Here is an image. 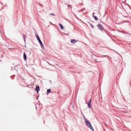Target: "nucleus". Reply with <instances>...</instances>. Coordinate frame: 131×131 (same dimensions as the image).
<instances>
[{
    "instance_id": "nucleus-5",
    "label": "nucleus",
    "mask_w": 131,
    "mask_h": 131,
    "mask_svg": "<svg viewBox=\"0 0 131 131\" xmlns=\"http://www.w3.org/2000/svg\"><path fill=\"white\" fill-rule=\"evenodd\" d=\"M24 60H26L27 59V55L25 53V52L24 53Z\"/></svg>"
},
{
    "instance_id": "nucleus-7",
    "label": "nucleus",
    "mask_w": 131,
    "mask_h": 131,
    "mask_svg": "<svg viewBox=\"0 0 131 131\" xmlns=\"http://www.w3.org/2000/svg\"><path fill=\"white\" fill-rule=\"evenodd\" d=\"M35 91H36V92L38 93V91H39V86H36Z\"/></svg>"
},
{
    "instance_id": "nucleus-8",
    "label": "nucleus",
    "mask_w": 131,
    "mask_h": 131,
    "mask_svg": "<svg viewBox=\"0 0 131 131\" xmlns=\"http://www.w3.org/2000/svg\"><path fill=\"white\" fill-rule=\"evenodd\" d=\"M59 25L61 29H62V30L64 29V27L63 26V25H62V24H59Z\"/></svg>"
},
{
    "instance_id": "nucleus-6",
    "label": "nucleus",
    "mask_w": 131,
    "mask_h": 131,
    "mask_svg": "<svg viewBox=\"0 0 131 131\" xmlns=\"http://www.w3.org/2000/svg\"><path fill=\"white\" fill-rule=\"evenodd\" d=\"M98 27L100 30H103V26L101 25H99Z\"/></svg>"
},
{
    "instance_id": "nucleus-14",
    "label": "nucleus",
    "mask_w": 131,
    "mask_h": 131,
    "mask_svg": "<svg viewBox=\"0 0 131 131\" xmlns=\"http://www.w3.org/2000/svg\"><path fill=\"white\" fill-rule=\"evenodd\" d=\"M90 25L91 27H92V28H94V25H93L91 24H90Z\"/></svg>"
},
{
    "instance_id": "nucleus-2",
    "label": "nucleus",
    "mask_w": 131,
    "mask_h": 131,
    "mask_svg": "<svg viewBox=\"0 0 131 131\" xmlns=\"http://www.w3.org/2000/svg\"><path fill=\"white\" fill-rule=\"evenodd\" d=\"M92 104V99L89 100L88 103V107L89 108H91V104Z\"/></svg>"
},
{
    "instance_id": "nucleus-16",
    "label": "nucleus",
    "mask_w": 131,
    "mask_h": 131,
    "mask_svg": "<svg viewBox=\"0 0 131 131\" xmlns=\"http://www.w3.org/2000/svg\"><path fill=\"white\" fill-rule=\"evenodd\" d=\"M48 64H49V65H51V64H50V63L49 62H48Z\"/></svg>"
},
{
    "instance_id": "nucleus-17",
    "label": "nucleus",
    "mask_w": 131,
    "mask_h": 131,
    "mask_svg": "<svg viewBox=\"0 0 131 131\" xmlns=\"http://www.w3.org/2000/svg\"><path fill=\"white\" fill-rule=\"evenodd\" d=\"M74 107L73 105V108Z\"/></svg>"
},
{
    "instance_id": "nucleus-13",
    "label": "nucleus",
    "mask_w": 131,
    "mask_h": 131,
    "mask_svg": "<svg viewBox=\"0 0 131 131\" xmlns=\"http://www.w3.org/2000/svg\"><path fill=\"white\" fill-rule=\"evenodd\" d=\"M51 89H48V90H47V93H48V94L50 93H51Z\"/></svg>"
},
{
    "instance_id": "nucleus-1",
    "label": "nucleus",
    "mask_w": 131,
    "mask_h": 131,
    "mask_svg": "<svg viewBox=\"0 0 131 131\" xmlns=\"http://www.w3.org/2000/svg\"><path fill=\"white\" fill-rule=\"evenodd\" d=\"M84 121H85V123L87 125V126H88V127H89V128H90V129H91V130L94 131V128H93V126H92V124L91 123V122H90V121H89V120H88V119L85 120Z\"/></svg>"
},
{
    "instance_id": "nucleus-9",
    "label": "nucleus",
    "mask_w": 131,
    "mask_h": 131,
    "mask_svg": "<svg viewBox=\"0 0 131 131\" xmlns=\"http://www.w3.org/2000/svg\"><path fill=\"white\" fill-rule=\"evenodd\" d=\"M93 17L94 18V19H95V20H99V19H98V18L97 17V16H95V13H93Z\"/></svg>"
},
{
    "instance_id": "nucleus-3",
    "label": "nucleus",
    "mask_w": 131,
    "mask_h": 131,
    "mask_svg": "<svg viewBox=\"0 0 131 131\" xmlns=\"http://www.w3.org/2000/svg\"><path fill=\"white\" fill-rule=\"evenodd\" d=\"M38 41L39 43H40L41 48H42L43 49L44 48L43 44L42 43V42L41 41L40 39H39V40H38Z\"/></svg>"
},
{
    "instance_id": "nucleus-4",
    "label": "nucleus",
    "mask_w": 131,
    "mask_h": 131,
    "mask_svg": "<svg viewBox=\"0 0 131 131\" xmlns=\"http://www.w3.org/2000/svg\"><path fill=\"white\" fill-rule=\"evenodd\" d=\"M77 40H75V39H71V43H73L74 45V43H75V42H77Z\"/></svg>"
},
{
    "instance_id": "nucleus-11",
    "label": "nucleus",
    "mask_w": 131,
    "mask_h": 131,
    "mask_svg": "<svg viewBox=\"0 0 131 131\" xmlns=\"http://www.w3.org/2000/svg\"><path fill=\"white\" fill-rule=\"evenodd\" d=\"M82 115L83 118L84 120H86L88 119L86 118H85V117L84 116V115H83V114L82 113Z\"/></svg>"
},
{
    "instance_id": "nucleus-10",
    "label": "nucleus",
    "mask_w": 131,
    "mask_h": 131,
    "mask_svg": "<svg viewBox=\"0 0 131 131\" xmlns=\"http://www.w3.org/2000/svg\"><path fill=\"white\" fill-rule=\"evenodd\" d=\"M35 37L36 38H37V40L40 39V38H39V36H38V35H36Z\"/></svg>"
},
{
    "instance_id": "nucleus-12",
    "label": "nucleus",
    "mask_w": 131,
    "mask_h": 131,
    "mask_svg": "<svg viewBox=\"0 0 131 131\" xmlns=\"http://www.w3.org/2000/svg\"><path fill=\"white\" fill-rule=\"evenodd\" d=\"M23 38L24 39V41L25 42L26 41L25 39H26V36H25V35H23Z\"/></svg>"
},
{
    "instance_id": "nucleus-15",
    "label": "nucleus",
    "mask_w": 131,
    "mask_h": 131,
    "mask_svg": "<svg viewBox=\"0 0 131 131\" xmlns=\"http://www.w3.org/2000/svg\"><path fill=\"white\" fill-rule=\"evenodd\" d=\"M50 15H51L52 16H55V14L54 13H51L50 14Z\"/></svg>"
}]
</instances>
